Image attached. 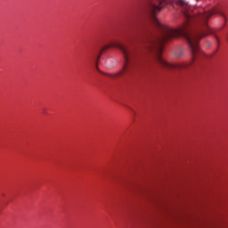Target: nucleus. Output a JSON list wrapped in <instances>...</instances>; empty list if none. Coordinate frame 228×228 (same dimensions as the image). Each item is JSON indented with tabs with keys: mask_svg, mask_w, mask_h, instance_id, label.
<instances>
[{
	"mask_svg": "<svg viewBox=\"0 0 228 228\" xmlns=\"http://www.w3.org/2000/svg\"><path fill=\"white\" fill-rule=\"evenodd\" d=\"M159 34H208V20L214 14L224 17L220 9L192 16L184 0H144Z\"/></svg>",
	"mask_w": 228,
	"mask_h": 228,
	"instance_id": "obj_1",
	"label": "nucleus"
},
{
	"mask_svg": "<svg viewBox=\"0 0 228 228\" xmlns=\"http://www.w3.org/2000/svg\"><path fill=\"white\" fill-rule=\"evenodd\" d=\"M115 48H118L123 52L124 57H126V61L128 63L129 58L132 57V52L128 48L123 45H119L118 43H115Z\"/></svg>",
	"mask_w": 228,
	"mask_h": 228,
	"instance_id": "obj_2",
	"label": "nucleus"
},
{
	"mask_svg": "<svg viewBox=\"0 0 228 228\" xmlns=\"http://www.w3.org/2000/svg\"><path fill=\"white\" fill-rule=\"evenodd\" d=\"M112 47H113V45H112V44H109V45H104V47L102 48L101 51H100V55H98L97 62H98V61L100 60V57H101V55L102 54V53H104V52H105L106 50H108V49H111Z\"/></svg>",
	"mask_w": 228,
	"mask_h": 228,
	"instance_id": "obj_3",
	"label": "nucleus"
},
{
	"mask_svg": "<svg viewBox=\"0 0 228 228\" xmlns=\"http://www.w3.org/2000/svg\"><path fill=\"white\" fill-rule=\"evenodd\" d=\"M95 69H96L97 71L100 72L101 74H103V75H105V76H109L110 77H112L111 75H108V74L103 73L102 71H101V69L98 68V65H97V64H95Z\"/></svg>",
	"mask_w": 228,
	"mask_h": 228,
	"instance_id": "obj_4",
	"label": "nucleus"
}]
</instances>
